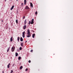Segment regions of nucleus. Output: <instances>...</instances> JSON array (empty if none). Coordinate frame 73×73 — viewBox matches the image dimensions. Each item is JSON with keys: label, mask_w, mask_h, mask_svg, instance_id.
Segmentation results:
<instances>
[{"label": "nucleus", "mask_w": 73, "mask_h": 73, "mask_svg": "<svg viewBox=\"0 0 73 73\" xmlns=\"http://www.w3.org/2000/svg\"><path fill=\"white\" fill-rule=\"evenodd\" d=\"M27 35H28L27 36V37H31V35H30V31H29V29H28L27 30Z\"/></svg>", "instance_id": "nucleus-1"}, {"label": "nucleus", "mask_w": 73, "mask_h": 73, "mask_svg": "<svg viewBox=\"0 0 73 73\" xmlns=\"http://www.w3.org/2000/svg\"><path fill=\"white\" fill-rule=\"evenodd\" d=\"M26 27H27V26L25 25L24 26L23 28H26Z\"/></svg>", "instance_id": "nucleus-24"}, {"label": "nucleus", "mask_w": 73, "mask_h": 73, "mask_svg": "<svg viewBox=\"0 0 73 73\" xmlns=\"http://www.w3.org/2000/svg\"><path fill=\"white\" fill-rule=\"evenodd\" d=\"M24 44V43L23 42H22L21 43V46H24V45H23V44Z\"/></svg>", "instance_id": "nucleus-10"}, {"label": "nucleus", "mask_w": 73, "mask_h": 73, "mask_svg": "<svg viewBox=\"0 0 73 73\" xmlns=\"http://www.w3.org/2000/svg\"><path fill=\"white\" fill-rule=\"evenodd\" d=\"M25 9H29V7H28V6H27L26 7H25Z\"/></svg>", "instance_id": "nucleus-5"}, {"label": "nucleus", "mask_w": 73, "mask_h": 73, "mask_svg": "<svg viewBox=\"0 0 73 73\" xmlns=\"http://www.w3.org/2000/svg\"><path fill=\"white\" fill-rule=\"evenodd\" d=\"M29 63H31V60H29Z\"/></svg>", "instance_id": "nucleus-25"}, {"label": "nucleus", "mask_w": 73, "mask_h": 73, "mask_svg": "<svg viewBox=\"0 0 73 73\" xmlns=\"http://www.w3.org/2000/svg\"><path fill=\"white\" fill-rule=\"evenodd\" d=\"M13 70H11V72H10V73H13Z\"/></svg>", "instance_id": "nucleus-22"}, {"label": "nucleus", "mask_w": 73, "mask_h": 73, "mask_svg": "<svg viewBox=\"0 0 73 73\" xmlns=\"http://www.w3.org/2000/svg\"><path fill=\"white\" fill-rule=\"evenodd\" d=\"M7 0H5V1H6Z\"/></svg>", "instance_id": "nucleus-35"}, {"label": "nucleus", "mask_w": 73, "mask_h": 73, "mask_svg": "<svg viewBox=\"0 0 73 73\" xmlns=\"http://www.w3.org/2000/svg\"><path fill=\"white\" fill-rule=\"evenodd\" d=\"M20 50H22V48L21 47H20L19 48Z\"/></svg>", "instance_id": "nucleus-21"}, {"label": "nucleus", "mask_w": 73, "mask_h": 73, "mask_svg": "<svg viewBox=\"0 0 73 73\" xmlns=\"http://www.w3.org/2000/svg\"><path fill=\"white\" fill-rule=\"evenodd\" d=\"M27 42V41H26V42H25V43H26V42Z\"/></svg>", "instance_id": "nucleus-33"}, {"label": "nucleus", "mask_w": 73, "mask_h": 73, "mask_svg": "<svg viewBox=\"0 0 73 73\" xmlns=\"http://www.w3.org/2000/svg\"><path fill=\"white\" fill-rule=\"evenodd\" d=\"M4 73V71H2V73Z\"/></svg>", "instance_id": "nucleus-32"}, {"label": "nucleus", "mask_w": 73, "mask_h": 73, "mask_svg": "<svg viewBox=\"0 0 73 73\" xmlns=\"http://www.w3.org/2000/svg\"><path fill=\"white\" fill-rule=\"evenodd\" d=\"M21 59V57L20 56H19L18 57V60H20Z\"/></svg>", "instance_id": "nucleus-19"}, {"label": "nucleus", "mask_w": 73, "mask_h": 73, "mask_svg": "<svg viewBox=\"0 0 73 73\" xmlns=\"http://www.w3.org/2000/svg\"><path fill=\"white\" fill-rule=\"evenodd\" d=\"M13 36H12L11 38H10V41H11V42H12L13 41Z\"/></svg>", "instance_id": "nucleus-6"}, {"label": "nucleus", "mask_w": 73, "mask_h": 73, "mask_svg": "<svg viewBox=\"0 0 73 73\" xmlns=\"http://www.w3.org/2000/svg\"><path fill=\"white\" fill-rule=\"evenodd\" d=\"M24 4L25 5L26 4V3H27V0H24Z\"/></svg>", "instance_id": "nucleus-11"}, {"label": "nucleus", "mask_w": 73, "mask_h": 73, "mask_svg": "<svg viewBox=\"0 0 73 73\" xmlns=\"http://www.w3.org/2000/svg\"><path fill=\"white\" fill-rule=\"evenodd\" d=\"M23 66H21L20 68V70H21V69H23Z\"/></svg>", "instance_id": "nucleus-14"}, {"label": "nucleus", "mask_w": 73, "mask_h": 73, "mask_svg": "<svg viewBox=\"0 0 73 73\" xmlns=\"http://www.w3.org/2000/svg\"><path fill=\"white\" fill-rule=\"evenodd\" d=\"M2 22H3V20H2Z\"/></svg>", "instance_id": "nucleus-34"}, {"label": "nucleus", "mask_w": 73, "mask_h": 73, "mask_svg": "<svg viewBox=\"0 0 73 73\" xmlns=\"http://www.w3.org/2000/svg\"><path fill=\"white\" fill-rule=\"evenodd\" d=\"M34 19H32L31 21V24H33V23H34Z\"/></svg>", "instance_id": "nucleus-4"}, {"label": "nucleus", "mask_w": 73, "mask_h": 73, "mask_svg": "<svg viewBox=\"0 0 73 73\" xmlns=\"http://www.w3.org/2000/svg\"><path fill=\"white\" fill-rule=\"evenodd\" d=\"M35 15H37V12L36 11L35 13Z\"/></svg>", "instance_id": "nucleus-23"}, {"label": "nucleus", "mask_w": 73, "mask_h": 73, "mask_svg": "<svg viewBox=\"0 0 73 73\" xmlns=\"http://www.w3.org/2000/svg\"><path fill=\"white\" fill-rule=\"evenodd\" d=\"M17 56H18V53H15V56L17 57Z\"/></svg>", "instance_id": "nucleus-16"}, {"label": "nucleus", "mask_w": 73, "mask_h": 73, "mask_svg": "<svg viewBox=\"0 0 73 73\" xmlns=\"http://www.w3.org/2000/svg\"><path fill=\"white\" fill-rule=\"evenodd\" d=\"M14 7H15V6L14 5H13L12 7L11 8V10H12L13 9V8H14Z\"/></svg>", "instance_id": "nucleus-7"}, {"label": "nucleus", "mask_w": 73, "mask_h": 73, "mask_svg": "<svg viewBox=\"0 0 73 73\" xmlns=\"http://www.w3.org/2000/svg\"><path fill=\"white\" fill-rule=\"evenodd\" d=\"M24 29H25V28H24Z\"/></svg>", "instance_id": "nucleus-31"}, {"label": "nucleus", "mask_w": 73, "mask_h": 73, "mask_svg": "<svg viewBox=\"0 0 73 73\" xmlns=\"http://www.w3.org/2000/svg\"><path fill=\"white\" fill-rule=\"evenodd\" d=\"M15 47L14 48L12 47L11 48V51L12 52H14V50H15Z\"/></svg>", "instance_id": "nucleus-3"}, {"label": "nucleus", "mask_w": 73, "mask_h": 73, "mask_svg": "<svg viewBox=\"0 0 73 73\" xmlns=\"http://www.w3.org/2000/svg\"><path fill=\"white\" fill-rule=\"evenodd\" d=\"M31 52H33V50H31Z\"/></svg>", "instance_id": "nucleus-27"}, {"label": "nucleus", "mask_w": 73, "mask_h": 73, "mask_svg": "<svg viewBox=\"0 0 73 73\" xmlns=\"http://www.w3.org/2000/svg\"><path fill=\"white\" fill-rule=\"evenodd\" d=\"M16 22L17 24V23H18V20L17 19L16 20Z\"/></svg>", "instance_id": "nucleus-20"}, {"label": "nucleus", "mask_w": 73, "mask_h": 73, "mask_svg": "<svg viewBox=\"0 0 73 73\" xmlns=\"http://www.w3.org/2000/svg\"><path fill=\"white\" fill-rule=\"evenodd\" d=\"M20 40L21 41H23V39L22 37H21Z\"/></svg>", "instance_id": "nucleus-12"}, {"label": "nucleus", "mask_w": 73, "mask_h": 73, "mask_svg": "<svg viewBox=\"0 0 73 73\" xmlns=\"http://www.w3.org/2000/svg\"><path fill=\"white\" fill-rule=\"evenodd\" d=\"M22 4V5H23V3H22V4Z\"/></svg>", "instance_id": "nucleus-30"}, {"label": "nucleus", "mask_w": 73, "mask_h": 73, "mask_svg": "<svg viewBox=\"0 0 73 73\" xmlns=\"http://www.w3.org/2000/svg\"><path fill=\"white\" fill-rule=\"evenodd\" d=\"M10 63H9V64L7 65V68H9V65H10Z\"/></svg>", "instance_id": "nucleus-15"}, {"label": "nucleus", "mask_w": 73, "mask_h": 73, "mask_svg": "<svg viewBox=\"0 0 73 73\" xmlns=\"http://www.w3.org/2000/svg\"><path fill=\"white\" fill-rule=\"evenodd\" d=\"M35 34H32V37L33 38H35Z\"/></svg>", "instance_id": "nucleus-8"}, {"label": "nucleus", "mask_w": 73, "mask_h": 73, "mask_svg": "<svg viewBox=\"0 0 73 73\" xmlns=\"http://www.w3.org/2000/svg\"><path fill=\"white\" fill-rule=\"evenodd\" d=\"M30 5H31V6L32 7V8H33V4H32V3H30Z\"/></svg>", "instance_id": "nucleus-9"}, {"label": "nucleus", "mask_w": 73, "mask_h": 73, "mask_svg": "<svg viewBox=\"0 0 73 73\" xmlns=\"http://www.w3.org/2000/svg\"><path fill=\"white\" fill-rule=\"evenodd\" d=\"M25 16L23 17V19H25Z\"/></svg>", "instance_id": "nucleus-26"}, {"label": "nucleus", "mask_w": 73, "mask_h": 73, "mask_svg": "<svg viewBox=\"0 0 73 73\" xmlns=\"http://www.w3.org/2000/svg\"><path fill=\"white\" fill-rule=\"evenodd\" d=\"M31 21H30L29 23V24H31Z\"/></svg>", "instance_id": "nucleus-29"}, {"label": "nucleus", "mask_w": 73, "mask_h": 73, "mask_svg": "<svg viewBox=\"0 0 73 73\" xmlns=\"http://www.w3.org/2000/svg\"><path fill=\"white\" fill-rule=\"evenodd\" d=\"M26 23H27V20H25V25L26 24Z\"/></svg>", "instance_id": "nucleus-17"}, {"label": "nucleus", "mask_w": 73, "mask_h": 73, "mask_svg": "<svg viewBox=\"0 0 73 73\" xmlns=\"http://www.w3.org/2000/svg\"><path fill=\"white\" fill-rule=\"evenodd\" d=\"M25 31H24L23 33L22 36L23 37V38H24V37H25Z\"/></svg>", "instance_id": "nucleus-2"}, {"label": "nucleus", "mask_w": 73, "mask_h": 73, "mask_svg": "<svg viewBox=\"0 0 73 73\" xmlns=\"http://www.w3.org/2000/svg\"><path fill=\"white\" fill-rule=\"evenodd\" d=\"M20 37H18L17 40H18V42H19V40H20Z\"/></svg>", "instance_id": "nucleus-13"}, {"label": "nucleus", "mask_w": 73, "mask_h": 73, "mask_svg": "<svg viewBox=\"0 0 73 73\" xmlns=\"http://www.w3.org/2000/svg\"><path fill=\"white\" fill-rule=\"evenodd\" d=\"M17 0V1L18 0Z\"/></svg>", "instance_id": "nucleus-36"}, {"label": "nucleus", "mask_w": 73, "mask_h": 73, "mask_svg": "<svg viewBox=\"0 0 73 73\" xmlns=\"http://www.w3.org/2000/svg\"><path fill=\"white\" fill-rule=\"evenodd\" d=\"M27 70H28V69L26 68L25 70V71H27Z\"/></svg>", "instance_id": "nucleus-28"}, {"label": "nucleus", "mask_w": 73, "mask_h": 73, "mask_svg": "<svg viewBox=\"0 0 73 73\" xmlns=\"http://www.w3.org/2000/svg\"><path fill=\"white\" fill-rule=\"evenodd\" d=\"M9 48H8V49L7 50V52H8L9 51Z\"/></svg>", "instance_id": "nucleus-18"}]
</instances>
